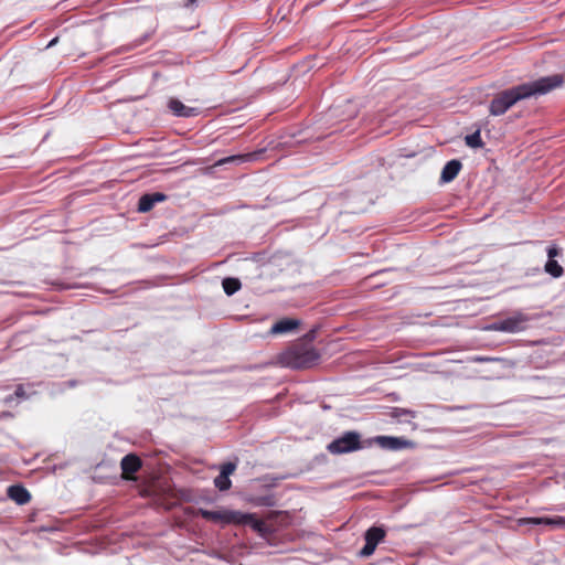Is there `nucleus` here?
Here are the masks:
<instances>
[{"instance_id": "1", "label": "nucleus", "mask_w": 565, "mask_h": 565, "mask_svg": "<svg viewBox=\"0 0 565 565\" xmlns=\"http://www.w3.org/2000/svg\"><path fill=\"white\" fill-rule=\"evenodd\" d=\"M563 82V75L553 74L502 90L491 100L489 105V113L492 116H501L518 102L533 96L545 95L562 86Z\"/></svg>"}, {"instance_id": "2", "label": "nucleus", "mask_w": 565, "mask_h": 565, "mask_svg": "<svg viewBox=\"0 0 565 565\" xmlns=\"http://www.w3.org/2000/svg\"><path fill=\"white\" fill-rule=\"evenodd\" d=\"M319 359L320 354L315 348L299 344L282 352L279 362L282 366L299 370L313 366Z\"/></svg>"}, {"instance_id": "3", "label": "nucleus", "mask_w": 565, "mask_h": 565, "mask_svg": "<svg viewBox=\"0 0 565 565\" xmlns=\"http://www.w3.org/2000/svg\"><path fill=\"white\" fill-rule=\"evenodd\" d=\"M530 321L531 317L529 315L521 311H515L504 319L492 322L487 327V330L518 333L524 331L527 328Z\"/></svg>"}, {"instance_id": "4", "label": "nucleus", "mask_w": 565, "mask_h": 565, "mask_svg": "<svg viewBox=\"0 0 565 565\" xmlns=\"http://www.w3.org/2000/svg\"><path fill=\"white\" fill-rule=\"evenodd\" d=\"M361 448V436L356 431H347L327 446L328 451L333 455L348 454Z\"/></svg>"}, {"instance_id": "5", "label": "nucleus", "mask_w": 565, "mask_h": 565, "mask_svg": "<svg viewBox=\"0 0 565 565\" xmlns=\"http://www.w3.org/2000/svg\"><path fill=\"white\" fill-rule=\"evenodd\" d=\"M385 534V530L381 526L370 527L364 534L365 545L360 551L359 555L361 557L371 556L374 553L377 544L384 540Z\"/></svg>"}, {"instance_id": "6", "label": "nucleus", "mask_w": 565, "mask_h": 565, "mask_svg": "<svg viewBox=\"0 0 565 565\" xmlns=\"http://www.w3.org/2000/svg\"><path fill=\"white\" fill-rule=\"evenodd\" d=\"M200 514L203 519L214 522H221L225 524H231L236 521L237 511L231 510H222V511H210V510H200Z\"/></svg>"}, {"instance_id": "7", "label": "nucleus", "mask_w": 565, "mask_h": 565, "mask_svg": "<svg viewBox=\"0 0 565 565\" xmlns=\"http://www.w3.org/2000/svg\"><path fill=\"white\" fill-rule=\"evenodd\" d=\"M235 524L249 525L256 532L264 534L266 525L264 521L258 519L254 513H243L237 511Z\"/></svg>"}, {"instance_id": "8", "label": "nucleus", "mask_w": 565, "mask_h": 565, "mask_svg": "<svg viewBox=\"0 0 565 565\" xmlns=\"http://www.w3.org/2000/svg\"><path fill=\"white\" fill-rule=\"evenodd\" d=\"M168 107L171 113L178 117L190 118L200 114L199 108L185 106L177 98H171L168 103Z\"/></svg>"}, {"instance_id": "9", "label": "nucleus", "mask_w": 565, "mask_h": 565, "mask_svg": "<svg viewBox=\"0 0 565 565\" xmlns=\"http://www.w3.org/2000/svg\"><path fill=\"white\" fill-rule=\"evenodd\" d=\"M299 326H300V320L292 319V318H284L281 320H278L277 322H275L271 326V328L269 330V334L277 335V334L290 333V332L297 330Z\"/></svg>"}, {"instance_id": "10", "label": "nucleus", "mask_w": 565, "mask_h": 565, "mask_svg": "<svg viewBox=\"0 0 565 565\" xmlns=\"http://www.w3.org/2000/svg\"><path fill=\"white\" fill-rule=\"evenodd\" d=\"M166 195L160 192L143 194L138 202V211L141 213L149 212L156 203L163 202Z\"/></svg>"}, {"instance_id": "11", "label": "nucleus", "mask_w": 565, "mask_h": 565, "mask_svg": "<svg viewBox=\"0 0 565 565\" xmlns=\"http://www.w3.org/2000/svg\"><path fill=\"white\" fill-rule=\"evenodd\" d=\"M522 523L534 524V525H548L552 527H565V518L564 516L529 518V519H523Z\"/></svg>"}, {"instance_id": "12", "label": "nucleus", "mask_w": 565, "mask_h": 565, "mask_svg": "<svg viewBox=\"0 0 565 565\" xmlns=\"http://www.w3.org/2000/svg\"><path fill=\"white\" fill-rule=\"evenodd\" d=\"M462 164L459 160L454 159L448 161L441 170L440 180L444 183L451 182L460 172Z\"/></svg>"}, {"instance_id": "13", "label": "nucleus", "mask_w": 565, "mask_h": 565, "mask_svg": "<svg viewBox=\"0 0 565 565\" xmlns=\"http://www.w3.org/2000/svg\"><path fill=\"white\" fill-rule=\"evenodd\" d=\"M8 497L20 505L25 504L31 500L30 492L19 484L10 486L8 488Z\"/></svg>"}, {"instance_id": "14", "label": "nucleus", "mask_w": 565, "mask_h": 565, "mask_svg": "<svg viewBox=\"0 0 565 565\" xmlns=\"http://www.w3.org/2000/svg\"><path fill=\"white\" fill-rule=\"evenodd\" d=\"M375 441L385 449L398 450L407 445V441L398 437L377 436Z\"/></svg>"}, {"instance_id": "15", "label": "nucleus", "mask_w": 565, "mask_h": 565, "mask_svg": "<svg viewBox=\"0 0 565 565\" xmlns=\"http://www.w3.org/2000/svg\"><path fill=\"white\" fill-rule=\"evenodd\" d=\"M120 467L124 473H136L141 468V460L136 455L129 454L121 459Z\"/></svg>"}, {"instance_id": "16", "label": "nucleus", "mask_w": 565, "mask_h": 565, "mask_svg": "<svg viewBox=\"0 0 565 565\" xmlns=\"http://www.w3.org/2000/svg\"><path fill=\"white\" fill-rule=\"evenodd\" d=\"M222 286H223L224 292L227 296H232L241 289L242 284L239 281V279H237V278L227 277V278L223 279Z\"/></svg>"}, {"instance_id": "17", "label": "nucleus", "mask_w": 565, "mask_h": 565, "mask_svg": "<svg viewBox=\"0 0 565 565\" xmlns=\"http://www.w3.org/2000/svg\"><path fill=\"white\" fill-rule=\"evenodd\" d=\"M544 270L554 278H558L563 275V267L555 259H548L544 266Z\"/></svg>"}, {"instance_id": "18", "label": "nucleus", "mask_w": 565, "mask_h": 565, "mask_svg": "<svg viewBox=\"0 0 565 565\" xmlns=\"http://www.w3.org/2000/svg\"><path fill=\"white\" fill-rule=\"evenodd\" d=\"M253 157H254V154H252V153L230 156V157H226V158H223V159L218 160L216 162V166H223V164H226V163H230V162H245V161L252 160Z\"/></svg>"}, {"instance_id": "19", "label": "nucleus", "mask_w": 565, "mask_h": 565, "mask_svg": "<svg viewBox=\"0 0 565 565\" xmlns=\"http://www.w3.org/2000/svg\"><path fill=\"white\" fill-rule=\"evenodd\" d=\"M465 141H466V145L471 148H480L483 146L479 130L475 131L471 135L466 136Z\"/></svg>"}, {"instance_id": "20", "label": "nucleus", "mask_w": 565, "mask_h": 565, "mask_svg": "<svg viewBox=\"0 0 565 565\" xmlns=\"http://www.w3.org/2000/svg\"><path fill=\"white\" fill-rule=\"evenodd\" d=\"M214 484L220 491H226L231 488L232 482L227 476L218 475L214 479Z\"/></svg>"}, {"instance_id": "21", "label": "nucleus", "mask_w": 565, "mask_h": 565, "mask_svg": "<svg viewBox=\"0 0 565 565\" xmlns=\"http://www.w3.org/2000/svg\"><path fill=\"white\" fill-rule=\"evenodd\" d=\"M252 502L257 507H274L275 498L273 495L256 497Z\"/></svg>"}, {"instance_id": "22", "label": "nucleus", "mask_w": 565, "mask_h": 565, "mask_svg": "<svg viewBox=\"0 0 565 565\" xmlns=\"http://www.w3.org/2000/svg\"><path fill=\"white\" fill-rule=\"evenodd\" d=\"M405 416H411L412 418L415 417V412L406 408H395L393 411V417L402 419Z\"/></svg>"}, {"instance_id": "23", "label": "nucleus", "mask_w": 565, "mask_h": 565, "mask_svg": "<svg viewBox=\"0 0 565 565\" xmlns=\"http://www.w3.org/2000/svg\"><path fill=\"white\" fill-rule=\"evenodd\" d=\"M236 469V465L233 462H226L222 466L220 475L223 476H230L232 475Z\"/></svg>"}, {"instance_id": "24", "label": "nucleus", "mask_w": 565, "mask_h": 565, "mask_svg": "<svg viewBox=\"0 0 565 565\" xmlns=\"http://www.w3.org/2000/svg\"><path fill=\"white\" fill-rule=\"evenodd\" d=\"M561 254V249H558L556 246H550L547 248V256L548 259H554V257L558 256Z\"/></svg>"}, {"instance_id": "25", "label": "nucleus", "mask_w": 565, "mask_h": 565, "mask_svg": "<svg viewBox=\"0 0 565 565\" xmlns=\"http://www.w3.org/2000/svg\"><path fill=\"white\" fill-rule=\"evenodd\" d=\"M14 395L19 398H23L25 397V392H24V388L22 385H19L17 388H15V392H14Z\"/></svg>"}, {"instance_id": "26", "label": "nucleus", "mask_w": 565, "mask_h": 565, "mask_svg": "<svg viewBox=\"0 0 565 565\" xmlns=\"http://www.w3.org/2000/svg\"><path fill=\"white\" fill-rule=\"evenodd\" d=\"M198 1H199V0H188V1L185 2V4H184V6H185L186 8H191V7H193Z\"/></svg>"}, {"instance_id": "27", "label": "nucleus", "mask_w": 565, "mask_h": 565, "mask_svg": "<svg viewBox=\"0 0 565 565\" xmlns=\"http://www.w3.org/2000/svg\"><path fill=\"white\" fill-rule=\"evenodd\" d=\"M56 42H57V38H54L53 40L50 41V43L47 44V47L55 45Z\"/></svg>"}, {"instance_id": "28", "label": "nucleus", "mask_w": 565, "mask_h": 565, "mask_svg": "<svg viewBox=\"0 0 565 565\" xmlns=\"http://www.w3.org/2000/svg\"><path fill=\"white\" fill-rule=\"evenodd\" d=\"M12 398H13L12 396H8V397H6V402H7V403H9V402H11V401H12Z\"/></svg>"}]
</instances>
